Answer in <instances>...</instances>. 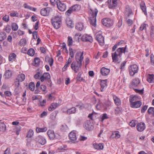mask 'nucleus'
Segmentation results:
<instances>
[{
	"label": "nucleus",
	"mask_w": 154,
	"mask_h": 154,
	"mask_svg": "<svg viewBox=\"0 0 154 154\" xmlns=\"http://www.w3.org/2000/svg\"><path fill=\"white\" fill-rule=\"evenodd\" d=\"M83 54V51L82 52L80 51L77 52L75 57L76 61H73L71 64V67L75 73L77 72L79 69L81 68L82 65V62L84 59Z\"/></svg>",
	"instance_id": "f257e3e1"
},
{
	"label": "nucleus",
	"mask_w": 154,
	"mask_h": 154,
	"mask_svg": "<svg viewBox=\"0 0 154 154\" xmlns=\"http://www.w3.org/2000/svg\"><path fill=\"white\" fill-rule=\"evenodd\" d=\"M138 100V97L136 95H131L129 98L130 107L134 108L140 107L142 105V103L140 101Z\"/></svg>",
	"instance_id": "f03ea898"
},
{
	"label": "nucleus",
	"mask_w": 154,
	"mask_h": 154,
	"mask_svg": "<svg viewBox=\"0 0 154 154\" xmlns=\"http://www.w3.org/2000/svg\"><path fill=\"white\" fill-rule=\"evenodd\" d=\"M98 11L96 8L94 9L90 8L89 11L91 15V17L90 19V23L94 27L96 26V17Z\"/></svg>",
	"instance_id": "7ed1b4c3"
},
{
	"label": "nucleus",
	"mask_w": 154,
	"mask_h": 154,
	"mask_svg": "<svg viewBox=\"0 0 154 154\" xmlns=\"http://www.w3.org/2000/svg\"><path fill=\"white\" fill-rule=\"evenodd\" d=\"M52 25L56 29H58L61 25V18L58 16H55L51 19Z\"/></svg>",
	"instance_id": "20e7f679"
},
{
	"label": "nucleus",
	"mask_w": 154,
	"mask_h": 154,
	"mask_svg": "<svg viewBox=\"0 0 154 154\" xmlns=\"http://www.w3.org/2000/svg\"><path fill=\"white\" fill-rule=\"evenodd\" d=\"M128 69L129 75L131 76H133L138 71V67L135 64L130 66H129Z\"/></svg>",
	"instance_id": "39448f33"
},
{
	"label": "nucleus",
	"mask_w": 154,
	"mask_h": 154,
	"mask_svg": "<svg viewBox=\"0 0 154 154\" xmlns=\"http://www.w3.org/2000/svg\"><path fill=\"white\" fill-rule=\"evenodd\" d=\"M101 22L103 25L109 28L112 26L114 24L113 20L109 18L103 19Z\"/></svg>",
	"instance_id": "423d86ee"
},
{
	"label": "nucleus",
	"mask_w": 154,
	"mask_h": 154,
	"mask_svg": "<svg viewBox=\"0 0 154 154\" xmlns=\"http://www.w3.org/2000/svg\"><path fill=\"white\" fill-rule=\"evenodd\" d=\"M140 80L138 78H135L133 79L129 84V87L130 88L134 89L135 88L137 87L140 83Z\"/></svg>",
	"instance_id": "0eeeda50"
},
{
	"label": "nucleus",
	"mask_w": 154,
	"mask_h": 154,
	"mask_svg": "<svg viewBox=\"0 0 154 154\" xmlns=\"http://www.w3.org/2000/svg\"><path fill=\"white\" fill-rule=\"evenodd\" d=\"M57 7L59 10L63 12L66 10V6L63 2L60 0H57Z\"/></svg>",
	"instance_id": "6e6552de"
},
{
	"label": "nucleus",
	"mask_w": 154,
	"mask_h": 154,
	"mask_svg": "<svg viewBox=\"0 0 154 154\" xmlns=\"http://www.w3.org/2000/svg\"><path fill=\"white\" fill-rule=\"evenodd\" d=\"M117 1L118 0H108L107 3L109 8L112 9H115L118 4Z\"/></svg>",
	"instance_id": "1a4fd4ad"
},
{
	"label": "nucleus",
	"mask_w": 154,
	"mask_h": 154,
	"mask_svg": "<svg viewBox=\"0 0 154 154\" xmlns=\"http://www.w3.org/2000/svg\"><path fill=\"white\" fill-rule=\"evenodd\" d=\"M47 134L49 139L51 140L58 138V137L57 135L59 136L58 134H55L54 131L49 130L47 131Z\"/></svg>",
	"instance_id": "9d476101"
},
{
	"label": "nucleus",
	"mask_w": 154,
	"mask_h": 154,
	"mask_svg": "<svg viewBox=\"0 0 154 154\" xmlns=\"http://www.w3.org/2000/svg\"><path fill=\"white\" fill-rule=\"evenodd\" d=\"M84 128L87 130L88 131H91L92 130L94 126L93 124L90 121H87L84 123Z\"/></svg>",
	"instance_id": "9b49d317"
},
{
	"label": "nucleus",
	"mask_w": 154,
	"mask_h": 154,
	"mask_svg": "<svg viewBox=\"0 0 154 154\" xmlns=\"http://www.w3.org/2000/svg\"><path fill=\"white\" fill-rule=\"evenodd\" d=\"M81 39L83 42H92L93 40L92 37L87 34H85L82 35Z\"/></svg>",
	"instance_id": "f8f14e48"
},
{
	"label": "nucleus",
	"mask_w": 154,
	"mask_h": 154,
	"mask_svg": "<svg viewBox=\"0 0 154 154\" xmlns=\"http://www.w3.org/2000/svg\"><path fill=\"white\" fill-rule=\"evenodd\" d=\"M107 79L100 80V85L101 86L100 91L103 92L105 91L107 86Z\"/></svg>",
	"instance_id": "ddd939ff"
},
{
	"label": "nucleus",
	"mask_w": 154,
	"mask_h": 154,
	"mask_svg": "<svg viewBox=\"0 0 154 154\" xmlns=\"http://www.w3.org/2000/svg\"><path fill=\"white\" fill-rule=\"evenodd\" d=\"M95 39L100 45L103 46L104 45V38L101 34H97L96 36Z\"/></svg>",
	"instance_id": "4468645a"
},
{
	"label": "nucleus",
	"mask_w": 154,
	"mask_h": 154,
	"mask_svg": "<svg viewBox=\"0 0 154 154\" xmlns=\"http://www.w3.org/2000/svg\"><path fill=\"white\" fill-rule=\"evenodd\" d=\"M35 141L42 145H44L46 142L45 139L41 135H38L35 138Z\"/></svg>",
	"instance_id": "2eb2a0df"
},
{
	"label": "nucleus",
	"mask_w": 154,
	"mask_h": 154,
	"mask_svg": "<svg viewBox=\"0 0 154 154\" xmlns=\"http://www.w3.org/2000/svg\"><path fill=\"white\" fill-rule=\"evenodd\" d=\"M145 125L144 122H140L137 123L136 128L138 131H143L145 129Z\"/></svg>",
	"instance_id": "dca6fc26"
},
{
	"label": "nucleus",
	"mask_w": 154,
	"mask_h": 154,
	"mask_svg": "<svg viewBox=\"0 0 154 154\" xmlns=\"http://www.w3.org/2000/svg\"><path fill=\"white\" fill-rule=\"evenodd\" d=\"M51 9L49 7L42 8L40 11V14L42 16H47L48 15Z\"/></svg>",
	"instance_id": "f3484780"
},
{
	"label": "nucleus",
	"mask_w": 154,
	"mask_h": 154,
	"mask_svg": "<svg viewBox=\"0 0 154 154\" xmlns=\"http://www.w3.org/2000/svg\"><path fill=\"white\" fill-rule=\"evenodd\" d=\"M127 47V46L126 45L125 47L119 48L115 52H116V53H117V54L119 55V57H120L122 53H123L125 54L126 52H128V51H126Z\"/></svg>",
	"instance_id": "a211bd4d"
},
{
	"label": "nucleus",
	"mask_w": 154,
	"mask_h": 154,
	"mask_svg": "<svg viewBox=\"0 0 154 154\" xmlns=\"http://www.w3.org/2000/svg\"><path fill=\"white\" fill-rule=\"evenodd\" d=\"M51 79L50 74L48 72H45L40 78V80L41 82H43L45 80L49 79Z\"/></svg>",
	"instance_id": "6ab92c4d"
},
{
	"label": "nucleus",
	"mask_w": 154,
	"mask_h": 154,
	"mask_svg": "<svg viewBox=\"0 0 154 154\" xmlns=\"http://www.w3.org/2000/svg\"><path fill=\"white\" fill-rule=\"evenodd\" d=\"M110 72V69L105 67H103L100 69V73L101 74L104 76L107 75Z\"/></svg>",
	"instance_id": "aec40b11"
},
{
	"label": "nucleus",
	"mask_w": 154,
	"mask_h": 154,
	"mask_svg": "<svg viewBox=\"0 0 154 154\" xmlns=\"http://www.w3.org/2000/svg\"><path fill=\"white\" fill-rule=\"evenodd\" d=\"M69 137L72 142H74L77 139L76 134L74 132V131H72L69 133Z\"/></svg>",
	"instance_id": "412c9836"
},
{
	"label": "nucleus",
	"mask_w": 154,
	"mask_h": 154,
	"mask_svg": "<svg viewBox=\"0 0 154 154\" xmlns=\"http://www.w3.org/2000/svg\"><path fill=\"white\" fill-rule=\"evenodd\" d=\"M140 6L143 12L144 13L145 15H147V14L146 12V8L144 2L142 1L140 3Z\"/></svg>",
	"instance_id": "4be33fe9"
},
{
	"label": "nucleus",
	"mask_w": 154,
	"mask_h": 154,
	"mask_svg": "<svg viewBox=\"0 0 154 154\" xmlns=\"http://www.w3.org/2000/svg\"><path fill=\"white\" fill-rule=\"evenodd\" d=\"M113 99L115 104L116 106H119L121 104V100L117 96L115 95H113Z\"/></svg>",
	"instance_id": "5701e85b"
},
{
	"label": "nucleus",
	"mask_w": 154,
	"mask_h": 154,
	"mask_svg": "<svg viewBox=\"0 0 154 154\" xmlns=\"http://www.w3.org/2000/svg\"><path fill=\"white\" fill-rule=\"evenodd\" d=\"M76 111V108L75 107H72L68 109L65 112L68 115H70L72 114L75 113Z\"/></svg>",
	"instance_id": "b1692460"
},
{
	"label": "nucleus",
	"mask_w": 154,
	"mask_h": 154,
	"mask_svg": "<svg viewBox=\"0 0 154 154\" xmlns=\"http://www.w3.org/2000/svg\"><path fill=\"white\" fill-rule=\"evenodd\" d=\"M93 146L96 149L102 150L103 148V143H94L93 144Z\"/></svg>",
	"instance_id": "393cba45"
},
{
	"label": "nucleus",
	"mask_w": 154,
	"mask_h": 154,
	"mask_svg": "<svg viewBox=\"0 0 154 154\" xmlns=\"http://www.w3.org/2000/svg\"><path fill=\"white\" fill-rule=\"evenodd\" d=\"M45 61L48 62L51 67L53 64L54 59L52 57H50L49 56H46L45 57Z\"/></svg>",
	"instance_id": "a878e982"
},
{
	"label": "nucleus",
	"mask_w": 154,
	"mask_h": 154,
	"mask_svg": "<svg viewBox=\"0 0 154 154\" xmlns=\"http://www.w3.org/2000/svg\"><path fill=\"white\" fill-rule=\"evenodd\" d=\"M47 130V128L45 127L42 128L37 127L36 128V131L37 133L40 132H46Z\"/></svg>",
	"instance_id": "bb28decb"
},
{
	"label": "nucleus",
	"mask_w": 154,
	"mask_h": 154,
	"mask_svg": "<svg viewBox=\"0 0 154 154\" xmlns=\"http://www.w3.org/2000/svg\"><path fill=\"white\" fill-rule=\"evenodd\" d=\"M75 28L78 31L82 30L84 28L83 23L81 22L78 23L75 26Z\"/></svg>",
	"instance_id": "cd10ccee"
},
{
	"label": "nucleus",
	"mask_w": 154,
	"mask_h": 154,
	"mask_svg": "<svg viewBox=\"0 0 154 154\" xmlns=\"http://www.w3.org/2000/svg\"><path fill=\"white\" fill-rule=\"evenodd\" d=\"M1 120H0V131L1 132H4L6 130V126L5 124L2 122Z\"/></svg>",
	"instance_id": "c85d7f7f"
},
{
	"label": "nucleus",
	"mask_w": 154,
	"mask_h": 154,
	"mask_svg": "<svg viewBox=\"0 0 154 154\" xmlns=\"http://www.w3.org/2000/svg\"><path fill=\"white\" fill-rule=\"evenodd\" d=\"M16 57V55L14 53L10 54L8 57V60L9 61H14Z\"/></svg>",
	"instance_id": "c756f323"
},
{
	"label": "nucleus",
	"mask_w": 154,
	"mask_h": 154,
	"mask_svg": "<svg viewBox=\"0 0 154 154\" xmlns=\"http://www.w3.org/2000/svg\"><path fill=\"white\" fill-rule=\"evenodd\" d=\"M147 80L149 83L154 82V75L153 74L148 75Z\"/></svg>",
	"instance_id": "7c9ffc66"
},
{
	"label": "nucleus",
	"mask_w": 154,
	"mask_h": 154,
	"mask_svg": "<svg viewBox=\"0 0 154 154\" xmlns=\"http://www.w3.org/2000/svg\"><path fill=\"white\" fill-rule=\"evenodd\" d=\"M112 56L113 62H116L118 61L119 58L118 57L119 56L118 55L117 53H116V52L112 53Z\"/></svg>",
	"instance_id": "2f4dec72"
},
{
	"label": "nucleus",
	"mask_w": 154,
	"mask_h": 154,
	"mask_svg": "<svg viewBox=\"0 0 154 154\" xmlns=\"http://www.w3.org/2000/svg\"><path fill=\"white\" fill-rule=\"evenodd\" d=\"M112 103L109 100H108L105 102L103 104V108L105 109H107V108L111 106Z\"/></svg>",
	"instance_id": "473e14b6"
},
{
	"label": "nucleus",
	"mask_w": 154,
	"mask_h": 154,
	"mask_svg": "<svg viewBox=\"0 0 154 154\" xmlns=\"http://www.w3.org/2000/svg\"><path fill=\"white\" fill-rule=\"evenodd\" d=\"M58 104L57 103H52L50 106L48 108V110L49 111H51L55 109L57 107Z\"/></svg>",
	"instance_id": "72a5a7b5"
},
{
	"label": "nucleus",
	"mask_w": 154,
	"mask_h": 154,
	"mask_svg": "<svg viewBox=\"0 0 154 154\" xmlns=\"http://www.w3.org/2000/svg\"><path fill=\"white\" fill-rule=\"evenodd\" d=\"M25 77L24 74L22 73L18 75L17 79V80H19L20 82H22L24 81L25 79Z\"/></svg>",
	"instance_id": "f704fd0d"
},
{
	"label": "nucleus",
	"mask_w": 154,
	"mask_h": 154,
	"mask_svg": "<svg viewBox=\"0 0 154 154\" xmlns=\"http://www.w3.org/2000/svg\"><path fill=\"white\" fill-rule=\"evenodd\" d=\"M74 11H79L81 8V5H75L71 6Z\"/></svg>",
	"instance_id": "c9c22d12"
},
{
	"label": "nucleus",
	"mask_w": 154,
	"mask_h": 154,
	"mask_svg": "<svg viewBox=\"0 0 154 154\" xmlns=\"http://www.w3.org/2000/svg\"><path fill=\"white\" fill-rule=\"evenodd\" d=\"M12 73L11 70H8L5 71V79L10 78L12 75Z\"/></svg>",
	"instance_id": "e433bc0d"
},
{
	"label": "nucleus",
	"mask_w": 154,
	"mask_h": 154,
	"mask_svg": "<svg viewBox=\"0 0 154 154\" xmlns=\"http://www.w3.org/2000/svg\"><path fill=\"white\" fill-rule=\"evenodd\" d=\"M40 61V59L39 58L37 57L35 58L33 63V65L35 66H38L39 65Z\"/></svg>",
	"instance_id": "4c0bfd02"
},
{
	"label": "nucleus",
	"mask_w": 154,
	"mask_h": 154,
	"mask_svg": "<svg viewBox=\"0 0 154 154\" xmlns=\"http://www.w3.org/2000/svg\"><path fill=\"white\" fill-rule=\"evenodd\" d=\"M6 35L5 32H4L0 33V42H2L6 38Z\"/></svg>",
	"instance_id": "58836bf2"
},
{
	"label": "nucleus",
	"mask_w": 154,
	"mask_h": 154,
	"mask_svg": "<svg viewBox=\"0 0 154 154\" xmlns=\"http://www.w3.org/2000/svg\"><path fill=\"white\" fill-rule=\"evenodd\" d=\"M147 113L149 115H152V116H154V107H150L147 110Z\"/></svg>",
	"instance_id": "ea45409f"
},
{
	"label": "nucleus",
	"mask_w": 154,
	"mask_h": 154,
	"mask_svg": "<svg viewBox=\"0 0 154 154\" xmlns=\"http://www.w3.org/2000/svg\"><path fill=\"white\" fill-rule=\"evenodd\" d=\"M122 110V107L121 106H117L116 107L115 109V114H118L120 113Z\"/></svg>",
	"instance_id": "a19ab883"
},
{
	"label": "nucleus",
	"mask_w": 154,
	"mask_h": 154,
	"mask_svg": "<svg viewBox=\"0 0 154 154\" xmlns=\"http://www.w3.org/2000/svg\"><path fill=\"white\" fill-rule=\"evenodd\" d=\"M39 88L43 92V94H45L47 93V91L46 90L47 87L46 85H42L40 86Z\"/></svg>",
	"instance_id": "79ce46f5"
},
{
	"label": "nucleus",
	"mask_w": 154,
	"mask_h": 154,
	"mask_svg": "<svg viewBox=\"0 0 154 154\" xmlns=\"http://www.w3.org/2000/svg\"><path fill=\"white\" fill-rule=\"evenodd\" d=\"M35 51L33 49L31 48L29 49L27 51V54L31 56H33L35 54Z\"/></svg>",
	"instance_id": "37998d69"
},
{
	"label": "nucleus",
	"mask_w": 154,
	"mask_h": 154,
	"mask_svg": "<svg viewBox=\"0 0 154 154\" xmlns=\"http://www.w3.org/2000/svg\"><path fill=\"white\" fill-rule=\"evenodd\" d=\"M29 88L31 91H34L35 88V85L34 82H30L29 85Z\"/></svg>",
	"instance_id": "c03bdc74"
},
{
	"label": "nucleus",
	"mask_w": 154,
	"mask_h": 154,
	"mask_svg": "<svg viewBox=\"0 0 154 154\" xmlns=\"http://www.w3.org/2000/svg\"><path fill=\"white\" fill-rule=\"evenodd\" d=\"M11 27L13 30L16 31L18 29L17 24L15 23H13L11 24Z\"/></svg>",
	"instance_id": "a18cd8bd"
},
{
	"label": "nucleus",
	"mask_w": 154,
	"mask_h": 154,
	"mask_svg": "<svg viewBox=\"0 0 154 154\" xmlns=\"http://www.w3.org/2000/svg\"><path fill=\"white\" fill-rule=\"evenodd\" d=\"M68 127L66 125H62L60 127V130L61 131H66L68 130Z\"/></svg>",
	"instance_id": "49530a36"
},
{
	"label": "nucleus",
	"mask_w": 154,
	"mask_h": 154,
	"mask_svg": "<svg viewBox=\"0 0 154 154\" xmlns=\"http://www.w3.org/2000/svg\"><path fill=\"white\" fill-rule=\"evenodd\" d=\"M66 24L68 26L69 28H72L74 27V23L71 20L66 21Z\"/></svg>",
	"instance_id": "de8ad7c7"
},
{
	"label": "nucleus",
	"mask_w": 154,
	"mask_h": 154,
	"mask_svg": "<svg viewBox=\"0 0 154 154\" xmlns=\"http://www.w3.org/2000/svg\"><path fill=\"white\" fill-rule=\"evenodd\" d=\"M81 35V34L79 33H76L74 36V40L76 42H79V37Z\"/></svg>",
	"instance_id": "09e8293b"
},
{
	"label": "nucleus",
	"mask_w": 154,
	"mask_h": 154,
	"mask_svg": "<svg viewBox=\"0 0 154 154\" xmlns=\"http://www.w3.org/2000/svg\"><path fill=\"white\" fill-rule=\"evenodd\" d=\"M73 42L72 39V37L70 36L68 37V46L70 47L72 45Z\"/></svg>",
	"instance_id": "8fccbe9b"
},
{
	"label": "nucleus",
	"mask_w": 154,
	"mask_h": 154,
	"mask_svg": "<svg viewBox=\"0 0 154 154\" xmlns=\"http://www.w3.org/2000/svg\"><path fill=\"white\" fill-rule=\"evenodd\" d=\"M74 11L73 10L72 8L71 7L66 12L65 14L66 15L68 16H69Z\"/></svg>",
	"instance_id": "3c124183"
},
{
	"label": "nucleus",
	"mask_w": 154,
	"mask_h": 154,
	"mask_svg": "<svg viewBox=\"0 0 154 154\" xmlns=\"http://www.w3.org/2000/svg\"><path fill=\"white\" fill-rule=\"evenodd\" d=\"M134 91L137 93H139L141 94H143L144 93V88H143L141 90H139L137 89H135L134 88V89H133Z\"/></svg>",
	"instance_id": "603ef678"
},
{
	"label": "nucleus",
	"mask_w": 154,
	"mask_h": 154,
	"mask_svg": "<svg viewBox=\"0 0 154 154\" xmlns=\"http://www.w3.org/2000/svg\"><path fill=\"white\" fill-rule=\"evenodd\" d=\"M119 131H115L112 134V136L113 135H115V137L116 139H118L120 137L121 135L119 134Z\"/></svg>",
	"instance_id": "864d4df0"
},
{
	"label": "nucleus",
	"mask_w": 154,
	"mask_h": 154,
	"mask_svg": "<svg viewBox=\"0 0 154 154\" xmlns=\"http://www.w3.org/2000/svg\"><path fill=\"white\" fill-rule=\"evenodd\" d=\"M151 29L150 32V35L151 37L153 38L154 37V26H151Z\"/></svg>",
	"instance_id": "5fc2aeb1"
},
{
	"label": "nucleus",
	"mask_w": 154,
	"mask_h": 154,
	"mask_svg": "<svg viewBox=\"0 0 154 154\" xmlns=\"http://www.w3.org/2000/svg\"><path fill=\"white\" fill-rule=\"evenodd\" d=\"M34 132L32 130L30 129L28 132L26 137H31L33 135Z\"/></svg>",
	"instance_id": "6e6d98bb"
},
{
	"label": "nucleus",
	"mask_w": 154,
	"mask_h": 154,
	"mask_svg": "<svg viewBox=\"0 0 154 154\" xmlns=\"http://www.w3.org/2000/svg\"><path fill=\"white\" fill-rule=\"evenodd\" d=\"M19 43L20 45H25L26 44V39L25 38L21 39Z\"/></svg>",
	"instance_id": "4d7b16f0"
},
{
	"label": "nucleus",
	"mask_w": 154,
	"mask_h": 154,
	"mask_svg": "<svg viewBox=\"0 0 154 154\" xmlns=\"http://www.w3.org/2000/svg\"><path fill=\"white\" fill-rule=\"evenodd\" d=\"M137 122V121L133 120H132L129 123V125L132 127H135L136 124V122Z\"/></svg>",
	"instance_id": "13d9d810"
},
{
	"label": "nucleus",
	"mask_w": 154,
	"mask_h": 154,
	"mask_svg": "<svg viewBox=\"0 0 154 154\" xmlns=\"http://www.w3.org/2000/svg\"><path fill=\"white\" fill-rule=\"evenodd\" d=\"M3 30L6 31L7 33H9L11 31V26L9 25H7L6 28L4 29Z\"/></svg>",
	"instance_id": "bf43d9fd"
},
{
	"label": "nucleus",
	"mask_w": 154,
	"mask_h": 154,
	"mask_svg": "<svg viewBox=\"0 0 154 154\" xmlns=\"http://www.w3.org/2000/svg\"><path fill=\"white\" fill-rule=\"evenodd\" d=\"M148 25L145 23H143L140 26V29L141 31H142L143 29H146V26Z\"/></svg>",
	"instance_id": "052dcab7"
},
{
	"label": "nucleus",
	"mask_w": 154,
	"mask_h": 154,
	"mask_svg": "<svg viewBox=\"0 0 154 154\" xmlns=\"http://www.w3.org/2000/svg\"><path fill=\"white\" fill-rule=\"evenodd\" d=\"M69 54L71 58L74 57V52L72 49L71 47H69Z\"/></svg>",
	"instance_id": "680f3d73"
},
{
	"label": "nucleus",
	"mask_w": 154,
	"mask_h": 154,
	"mask_svg": "<svg viewBox=\"0 0 154 154\" xmlns=\"http://www.w3.org/2000/svg\"><path fill=\"white\" fill-rule=\"evenodd\" d=\"M41 74L40 72H37L34 76V78L35 79H40V76Z\"/></svg>",
	"instance_id": "e2e57ef3"
},
{
	"label": "nucleus",
	"mask_w": 154,
	"mask_h": 154,
	"mask_svg": "<svg viewBox=\"0 0 154 154\" xmlns=\"http://www.w3.org/2000/svg\"><path fill=\"white\" fill-rule=\"evenodd\" d=\"M16 134L18 135L19 134V132L21 130V127L20 126H17L16 128Z\"/></svg>",
	"instance_id": "0e129e2a"
},
{
	"label": "nucleus",
	"mask_w": 154,
	"mask_h": 154,
	"mask_svg": "<svg viewBox=\"0 0 154 154\" xmlns=\"http://www.w3.org/2000/svg\"><path fill=\"white\" fill-rule=\"evenodd\" d=\"M148 107V106L145 105L142 107L141 112L142 113H144L145 111L147 109Z\"/></svg>",
	"instance_id": "69168bd1"
},
{
	"label": "nucleus",
	"mask_w": 154,
	"mask_h": 154,
	"mask_svg": "<svg viewBox=\"0 0 154 154\" xmlns=\"http://www.w3.org/2000/svg\"><path fill=\"white\" fill-rule=\"evenodd\" d=\"M9 16L6 15L2 18V20L6 22H8L9 20Z\"/></svg>",
	"instance_id": "338daca9"
},
{
	"label": "nucleus",
	"mask_w": 154,
	"mask_h": 154,
	"mask_svg": "<svg viewBox=\"0 0 154 154\" xmlns=\"http://www.w3.org/2000/svg\"><path fill=\"white\" fill-rule=\"evenodd\" d=\"M150 60L151 64L152 65H154V56L152 54L151 55Z\"/></svg>",
	"instance_id": "774afa93"
}]
</instances>
